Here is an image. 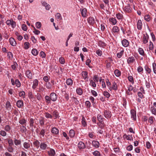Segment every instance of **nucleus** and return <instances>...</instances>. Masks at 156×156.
<instances>
[{"instance_id": "60", "label": "nucleus", "mask_w": 156, "mask_h": 156, "mask_svg": "<svg viewBox=\"0 0 156 156\" xmlns=\"http://www.w3.org/2000/svg\"><path fill=\"white\" fill-rule=\"evenodd\" d=\"M59 62L61 64H64L65 62V59L63 57H61L59 59Z\"/></svg>"}, {"instance_id": "3", "label": "nucleus", "mask_w": 156, "mask_h": 156, "mask_svg": "<svg viewBox=\"0 0 156 156\" xmlns=\"http://www.w3.org/2000/svg\"><path fill=\"white\" fill-rule=\"evenodd\" d=\"M130 112L131 118L133 121H136V111L134 109H132L130 110Z\"/></svg>"}, {"instance_id": "16", "label": "nucleus", "mask_w": 156, "mask_h": 156, "mask_svg": "<svg viewBox=\"0 0 156 156\" xmlns=\"http://www.w3.org/2000/svg\"><path fill=\"white\" fill-rule=\"evenodd\" d=\"M16 106L19 108H22L23 105V101L22 100H18L16 103Z\"/></svg>"}, {"instance_id": "9", "label": "nucleus", "mask_w": 156, "mask_h": 156, "mask_svg": "<svg viewBox=\"0 0 156 156\" xmlns=\"http://www.w3.org/2000/svg\"><path fill=\"white\" fill-rule=\"evenodd\" d=\"M51 133L54 136H56L59 133L58 129L56 127H53L51 130Z\"/></svg>"}, {"instance_id": "41", "label": "nucleus", "mask_w": 156, "mask_h": 156, "mask_svg": "<svg viewBox=\"0 0 156 156\" xmlns=\"http://www.w3.org/2000/svg\"><path fill=\"white\" fill-rule=\"evenodd\" d=\"M114 73L117 77H119L121 74V72L118 69L115 70L114 71Z\"/></svg>"}, {"instance_id": "45", "label": "nucleus", "mask_w": 156, "mask_h": 156, "mask_svg": "<svg viewBox=\"0 0 156 156\" xmlns=\"http://www.w3.org/2000/svg\"><path fill=\"white\" fill-rule=\"evenodd\" d=\"M14 142L16 146L20 145L21 144V141L20 140L16 139H14Z\"/></svg>"}, {"instance_id": "42", "label": "nucleus", "mask_w": 156, "mask_h": 156, "mask_svg": "<svg viewBox=\"0 0 156 156\" xmlns=\"http://www.w3.org/2000/svg\"><path fill=\"white\" fill-rule=\"evenodd\" d=\"M45 132V129H41L40 131V133H39V135H40V136H41L42 137H44Z\"/></svg>"}, {"instance_id": "15", "label": "nucleus", "mask_w": 156, "mask_h": 156, "mask_svg": "<svg viewBox=\"0 0 156 156\" xmlns=\"http://www.w3.org/2000/svg\"><path fill=\"white\" fill-rule=\"evenodd\" d=\"M38 84V81L37 79L34 80L33 82L32 88L33 89H35L37 87Z\"/></svg>"}, {"instance_id": "57", "label": "nucleus", "mask_w": 156, "mask_h": 156, "mask_svg": "<svg viewBox=\"0 0 156 156\" xmlns=\"http://www.w3.org/2000/svg\"><path fill=\"white\" fill-rule=\"evenodd\" d=\"M30 126V127H33L34 126V120L33 118H31L29 121Z\"/></svg>"}, {"instance_id": "13", "label": "nucleus", "mask_w": 156, "mask_h": 156, "mask_svg": "<svg viewBox=\"0 0 156 156\" xmlns=\"http://www.w3.org/2000/svg\"><path fill=\"white\" fill-rule=\"evenodd\" d=\"M47 146L48 145L45 142H41L40 144V148L41 150H45Z\"/></svg>"}, {"instance_id": "5", "label": "nucleus", "mask_w": 156, "mask_h": 156, "mask_svg": "<svg viewBox=\"0 0 156 156\" xmlns=\"http://www.w3.org/2000/svg\"><path fill=\"white\" fill-rule=\"evenodd\" d=\"M123 10L125 12L130 13L132 11V8L130 7L129 4H127L124 7Z\"/></svg>"}, {"instance_id": "54", "label": "nucleus", "mask_w": 156, "mask_h": 156, "mask_svg": "<svg viewBox=\"0 0 156 156\" xmlns=\"http://www.w3.org/2000/svg\"><path fill=\"white\" fill-rule=\"evenodd\" d=\"M95 82L93 80H90V85L94 87H96V84L95 83Z\"/></svg>"}, {"instance_id": "61", "label": "nucleus", "mask_w": 156, "mask_h": 156, "mask_svg": "<svg viewBox=\"0 0 156 156\" xmlns=\"http://www.w3.org/2000/svg\"><path fill=\"white\" fill-rule=\"evenodd\" d=\"M18 66V64L16 62H14L13 65H11V67L12 69L14 70H16L17 66Z\"/></svg>"}, {"instance_id": "40", "label": "nucleus", "mask_w": 156, "mask_h": 156, "mask_svg": "<svg viewBox=\"0 0 156 156\" xmlns=\"http://www.w3.org/2000/svg\"><path fill=\"white\" fill-rule=\"evenodd\" d=\"M138 51L140 55L142 56L144 55L145 54L144 50L142 48H139Z\"/></svg>"}, {"instance_id": "18", "label": "nucleus", "mask_w": 156, "mask_h": 156, "mask_svg": "<svg viewBox=\"0 0 156 156\" xmlns=\"http://www.w3.org/2000/svg\"><path fill=\"white\" fill-rule=\"evenodd\" d=\"M26 75L27 77L29 79L32 78V73L29 70H27L26 72Z\"/></svg>"}, {"instance_id": "39", "label": "nucleus", "mask_w": 156, "mask_h": 156, "mask_svg": "<svg viewBox=\"0 0 156 156\" xmlns=\"http://www.w3.org/2000/svg\"><path fill=\"white\" fill-rule=\"evenodd\" d=\"M66 83L68 85L71 86L73 83V80L69 78L66 80Z\"/></svg>"}, {"instance_id": "56", "label": "nucleus", "mask_w": 156, "mask_h": 156, "mask_svg": "<svg viewBox=\"0 0 156 156\" xmlns=\"http://www.w3.org/2000/svg\"><path fill=\"white\" fill-rule=\"evenodd\" d=\"M128 79L129 81L131 82L133 84L134 83V81L132 76H129L128 77Z\"/></svg>"}, {"instance_id": "64", "label": "nucleus", "mask_w": 156, "mask_h": 156, "mask_svg": "<svg viewBox=\"0 0 156 156\" xmlns=\"http://www.w3.org/2000/svg\"><path fill=\"white\" fill-rule=\"evenodd\" d=\"M96 53L99 56H101L102 54V51L99 49L96 51Z\"/></svg>"}, {"instance_id": "37", "label": "nucleus", "mask_w": 156, "mask_h": 156, "mask_svg": "<svg viewBox=\"0 0 156 156\" xmlns=\"http://www.w3.org/2000/svg\"><path fill=\"white\" fill-rule=\"evenodd\" d=\"M32 54L34 56H37L38 54V51L37 49L34 48L31 51Z\"/></svg>"}, {"instance_id": "27", "label": "nucleus", "mask_w": 156, "mask_h": 156, "mask_svg": "<svg viewBox=\"0 0 156 156\" xmlns=\"http://www.w3.org/2000/svg\"><path fill=\"white\" fill-rule=\"evenodd\" d=\"M5 108L6 109L9 111L11 109V105L9 101H7L5 104Z\"/></svg>"}, {"instance_id": "1", "label": "nucleus", "mask_w": 156, "mask_h": 156, "mask_svg": "<svg viewBox=\"0 0 156 156\" xmlns=\"http://www.w3.org/2000/svg\"><path fill=\"white\" fill-rule=\"evenodd\" d=\"M6 23L7 25H11L13 28H15L16 27V23L12 19L7 20Z\"/></svg>"}, {"instance_id": "35", "label": "nucleus", "mask_w": 156, "mask_h": 156, "mask_svg": "<svg viewBox=\"0 0 156 156\" xmlns=\"http://www.w3.org/2000/svg\"><path fill=\"white\" fill-rule=\"evenodd\" d=\"M75 132L73 129H71L69 132V135L71 138L75 136Z\"/></svg>"}, {"instance_id": "44", "label": "nucleus", "mask_w": 156, "mask_h": 156, "mask_svg": "<svg viewBox=\"0 0 156 156\" xmlns=\"http://www.w3.org/2000/svg\"><path fill=\"white\" fill-rule=\"evenodd\" d=\"M76 92L79 95H81L83 94L82 89L81 88L79 87L76 89Z\"/></svg>"}, {"instance_id": "48", "label": "nucleus", "mask_w": 156, "mask_h": 156, "mask_svg": "<svg viewBox=\"0 0 156 156\" xmlns=\"http://www.w3.org/2000/svg\"><path fill=\"white\" fill-rule=\"evenodd\" d=\"M27 121L25 119H24L23 118L19 120V123L21 124V125H25Z\"/></svg>"}, {"instance_id": "52", "label": "nucleus", "mask_w": 156, "mask_h": 156, "mask_svg": "<svg viewBox=\"0 0 156 156\" xmlns=\"http://www.w3.org/2000/svg\"><path fill=\"white\" fill-rule=\"evenodd\" d=\"M124 52V50H122L121 51L119 52L117 54V57L119 58H121Z\"/></svg>"}, {"instance_id": "62", "label": "nucleus", "mask_w": 156, "mask_h": 156, "mask_svg": "<svg viewBox=\"0 0 156 156\" xmlns=\"http://www.w3.org/2000/svg\"><path fill=\"white\" fill-rule=\"evenodd\" d=\"M8 143L9 146H12L14 145L12 139H10L8 140Z\"/></svg>"}, {"instance_id": "43", "label": "nucleus", "mask_w": 156, "mask_h": 156, "mask_svg": "<svg viewBox=\"0 0 156 156\" xmlns=\"http://www.w3.org/2000/svg\"><path fill=\"white\" fill-rule=\"evenodd\" d=\"M154 44L153 43L150 41L149 45V49L150 51H153L154 50Z\"/></svg>"}, {"instance_id": "47", "label": "nucleus", "mask_w": 156, "mask_h": 156, "mask_svg": "<svg viewBox=\"0 0 156 156\" xmlns=\"http://www.w3.org/2000/svg\"><path fill=\"white\" fill-rule=\"evenodd\" d=\"M39 123L41 126H43L44 125V118L43 117L40 118L39 119Z\"/></svg>"}, {"instance_id": "8", "label": "nucleus", "mask_w": 156, "mask_h": 156, "mask_svg": "<svg viewBox=\"0 0 156 156\" xmlns=\"http://www.w3.org/2000/svg\"><path fill=\"white\" fill-rule=\"evenodd\" d=\"M50 96L51 101H55L57 100V96L55 93L53 92L51 93L50 95Z\"/></svg>"}, {"instance_id": "49", "label": "nucleus", "mask_w": 156, "mask_h": 156, "mask_svg": "<svg viewBox=\"0 0 156 156\" xmlns=\"http://www.w3.org/2000/svg\"><path fill=\"white\" fill-rule=\"evenodd\" d=\"M20 130L22 133H25L27 131V129L25 126H20Z\"/></svg>"}, {"instance_id": "31", "label": "nucleus", "mask_w": 156, "mask_h": 156, "mask_svg": "<svg viewBox=\"0 0 156 156\" xmlns=\"http://www.w3.org/2000/svg\"><path fill=\"white\" fill-rule=\"evenodd\" d=\"M48 155L50 156H54L55 154V152L54 149H51L50 151L48 152Z\"/></svg>"}, {"instance_id": "12", "label": "nucleus", "mask_w": 156, "mask_h": 156, "mask_svg": "<svg viewBox=\"0 0 156 156\" xmlns=\"http://www.w3.org/2000/svg\"><path fill=\"white\" fill-rule=\"evenodd\" d=\"M53 117H54V119H59L60 116L59 115V113L58 111L56 110H54L52 112Z\"/></svg>"}, {"instance_id": "38", "label": "nucleus", "mask_w": 156, "mask_h": 156, "mask_svg": "<svg viewBox=\"0 0 156 156\" xmlns=\"http://www.w3.org/2000/svg\"><path fill=\"white\" fill-rule=\"evenodd\" d=\"M33 144L34 146L37 148L40 146L39 144L40 143L39 141L37 140H36L35 141L33 142Z\"/></svg>"}, {"instance_id": "10", "label": "nucleus", "mask_w": 156, "mask_h": 156, "mask_svg": "<svg viewBox=\"0 0 156 156\" xmlns=\"http://www.w3.org/2000/svg\"><path fill=\"white\" fill-rule=\"evenodd\" d=\"M119 31L120 29L118 26H115L113 27L112 30V32L113 33L118 34Z\"/></svg>"}, {"instance_id": "33", "label": "nucleus", "mask_w": 156, "mask_h": 156, "mask_svg": "<svg viewBox=\"0 0 156 156\" xmlns=\"http://www.w3.org/2000/svg\"><path fill=\"white\" fill-rule=\"evenodd\" d=\"M150 109L152 114L156 115V108L154 106H151Z\"/></svg>"}, {"instance_id": "59", "label": "nucleus", "mask_w": 156, "mask_h": 156, "mask_svg": "<svg viewBox=\"0 0 156 156\" xmlns=\"http://www.w3.org/2000/svg\"><path fill=\"white\" fill-rule=\"evenodd\" d=\"M50 78V77L49 76H46L43 77V80L45 82H48L49 79Z\"/></svg>"}, {"instance_id": "53", "label": "nucleus", "mask_w": 156, "mask_h": 156, "mask_svg": "<svg viewBox=\"0 0 156 156\" xmlns=\"http://www.w3.org/2000/svg\"><path fill=\"white\" fill-rule=\"evenodd\" d=\"M15 84L17 87H19L21 86V83L18 79H16L15 81Z\"/></svg>"}, {"instance_id": "50", "label": "nucleus", "mask_w": 156, "mask_h": 156, "mask_svg": "<svg viewBox=\"0 0 156 156\" xmlns=\"http://www.w3.org/2000/svg\"><path fill=\"white\" fill-rule=\"evenodd\" d=\"M144 19L145 21L149 22L151 20L150 16L148 14H147L144 16Z\"/></svg>"}, {"instance_id": "24", "label": "nucleus", "mask_w": 156, "mask_h": 156, "mask_svg": "<svg viewBox=\"0 0 156 156\" xmlns=\"http://www.w3.org/2000/svg\"><path fill=\"white\" fill-rule=\"evenodd\" d=\"M123 137L124 139H126L127 140H131L133 139L132 135H127L126 134H124Z\"/></svg>"}, {"instance_id": "19", "label": "nucleus", "mask_w": 156, "mask_h": 156, "mask_svg": "<svg viewBox=\"0 0 156 156\" xmlns=\"http://www.w3.org/2000/svg\"><path fill=\"white\" fill-rule=\"evenodd\" d=\"M78 147L80 149H83L85 147V145L83 142L80 141L78 144Z\"/></svg>"}, {"instance_id": "58", "label": "nucleus", "mask_w": 156, "mask_h": 156, "mask_svg": "<svg viewBox=\"0 0 156 156\" xmlns=\"http://www.w3.org/2000/svg\"><path fill=\"white\" fill-rule=\"evenodd\" d=\"M97 124L99 127L101 129H103L105 127V125L103 122H100Z\"/></svg>"}, {"instance_id": "23", "label": "nucleus", "mask_w": 156, "mask_h": 156, "mask_svg": "<svg viewBox=\"0 0 156 156\" xmlns=\"http://www.w3.org/2000/svg\"><path fill=\"white\" fill-rule=\"evenodd\" d=\"M88 23L90 25H92L95 23V20L93 17H90L87 20Z\"/></svg>"}, {"instance_id": "25", "label": "nucleus", "mask_w": 156, "mask_h": 156, "mask_svg": "<svg viewBox=\"0 0 156 156\" xmlns=\"http://www.w3.org/2000/svg\"><path fill=\"white\" fill-rule=\"evenodd\" d=\"M44 98L45 99V101L47 103L49 104L51 103V100L50 99V96L46 95L45 96Z\"/></svg>"}, {"instance_id": "63", "label": "nucleus", "mask_w": 156, "mask_h": 156, "mask_svg": "<svg viewBox=\"0 0 156 156\" xmlns=\"http://www.w3.org/2000/svg\"><path fill=\"white\" fill-rule=\"evenodd\" d=\"M93 154L95 156H100L101 154L99 151H95L93 152Z\"/></svg>"}, {"instance_id": "6", "label": "nucleus", "mask_w": 156, "mask_h": 156, "mask_svg": "<svg viewBox=\"0 0 156 156\" xmlns=\"http://www.w3.org/2000/svg\"><path fill=\"white\" fill-rule=\"evenodd\" d=\"M80 11L81 12L82 16L84 18H86L87 15V10L86 8H82L80 9Z\"/></svg>"}, {"instance_id": "29", "label": "nucleus", "mask_w": 156, "mask_h": 156, "mask_svg": "<svg viewBox=\"0 0 156 156\" xmlns=\"http://www.w3.org/2000/svg\"><path fill=\"white\" fill-rule=\"evenodd\" d=\"M98 120L100 122H103L104 118L101 115L98 114L97 116Z\"/></svg>"}, {"instance_id": "46", "label": "nucleus", "mask_w": 156, "mask_h": 156, "mask_svg": "<svg viewBox=\"0 0 156 156\" xmlns=\"http://www.w3.org/2000/svg\"><path fill=\"white\" fill-rule=\"evenodd\" d=\"M45 116L47 119H51L53 117V116L51 115L47 112L45 113Z\"/></svg>"}, {"instance_id": "30", "label": "nucleus", "mask_w": 156, "mask_h": 156, "mask_svg": "<svg viewBox=\"0 0 156 156\" xmlns=\"http://www.w3.org/2000/svg\"><path fill=\"white\" fill-rule=\"evenodd\" d=\"M116 16L118 20H122L123 18L122 14L120 13H118L116 14Z\"/></svg>"}, {"instance_id": "34", "label": "nucleus", "mask_w": 156, "mask_h": 156, "mask_svg": "<svg viewBox=\"0 0 156 156\" xmlns=\"http://www.w3.org/2000/svg\"><path fill=\"white\" fill-rule=\"evenodd\" d=\"M98 44L99 46L103 48H104L106 45L105 43L101 41H99Z\"/></svg>"}, {"instance_id": "20", "label": "nucleus", "mask_w": 156, "mask_h": 156, "mask_svg": "<svg viewBox=\"0 0 156 156\" xmlns=\"http://www.w3.org/2000/svg\"><path fill=\"white\" fill-rule=\"evenodd\" d=\"M82 75L85 80L88 81V73L87 71H83L81 73Z\"/></svg>"}, {"instance_id": "28", "label": "nucleus", "mask_w": 156, "mask_h": 156, "mask_svg": "<svg viewBox=\"0 0 156 156\" xmlns=\"http://www.w3.org/2000/svg\"><path fill=\"white\" fill-rule=\"evenodd\" d=\"M30 143L28 142H25L23 144L24 147L27 150H28L30 147Z\"/></svg>"}, {"instance_id": "11", "label": "nucleus", "mask_w": 156, "mask_h": 156, "mask_svg": "<svg viewBox=\"0 0 156 156\" xmlns=\"http://www.w3.org/2000/svg\"><path fill=\"white\" fill-rule=\"evenodd\" d=\"M122 46L125 47H127L129 45V42L128 40L124 39L121 41Z\"/></svg>"}, {"instance_id": "21", "label": "nucleus", "mask_w": 156, "mask_h": 156, "mask_svg": "<svg viewBox=\"0 0 156 156\" xmlns=\"http://www.w3.org/2000/svg\"><path fill=\"white\" fill-rule=\"evenodd\" d=\"M109 21L113 25H115L117 23L116 19L113 17L109 18Z\"/></svg>"}, {"instance_id": "55", "label": "nucleus", "mask_w": 156, "mask_h": 156, "mask_svg": "<svg viewBox=\"0 0 156 156\" xmlns=\"http://www.w3.org/2000/svg\"><path fill=\"white\" fill-rule=\"evenodd\" d=\"M152 67L154 73L156 74V64L155 62L152 63Z\"/></svg>"}, {"instance_id": "7", "label": "nucleus", "mask_w": 156, "mask_h": 156, "mask_svg": "<svg viewBox=\"0 0 156 156\" xmlns=\"http://www.w3.org/2000/svg\"><path fill=\"white\" fill-rule=\"evenodd\" d=\"M118 86L117 83L115 82L114 81L112 83V86L109 87V89L110 91L113 90H118Z\"/></svg>"}, {"instance_id": "36", "label": "nucleus", "mask_w": 156, "mask_h": 156, "mask_svg": "<svg viewBox=\"0 0 156 156\" xmlns=\"http://www.w3.org/2000/svg\"><path fill=\"white\" fill-rule=\"evenodd\" d=\"M145 70V71L148 74H150L151 72V69L149 68V66H145L144 67Z\"/></svg>"}, {"instance_id": "2", "label": "nucleus", "mask_w": 156, "mask_h": 156, "mask_svg": "<svg viewBox=\"0 0 156 156\" xmlns=\"http://www.w3.org/2000/svg\"><path fill=\"white\" fill-rule=\"evenodd\" d=\"M104 116L107 119L110 118L112 115L111 112L108 110H105L103 113Z\"/></svg>"}, {"instance_id": "32", "label": "nucleus", "mask_w": 156, "mask_h": 156, "mask_svg": "<svg viewBox=\"0 0 156 156\" xmlns=\"http://www.w3.org/2000/svg\"><path fill=\"white\" fill-rule=\"evenodd\" d=\"M82 126L84 127H86L87 126V123L86 120L85 118L83 116L82 117Z\"/></svg>"}, {"instance_id": "51", "label": "nucleus", "mask_w": 156, "mask_h": 156, "mask_svg": "<svg viewBox=\"0 0 156 156\" xmlns=\"http://www.w3.org/2000/svg\"><path fill=\"white\" fill-rule=\"evenodd\" d=\"M19 96L23 98H25V93L24 91H22L19 93Z\"/></svg>"}, {"instance_id": "26", "label": "nucleus", "mask_w": 156, "mask_h": 156, "mask_svg": "<svg viewBox=\"0 0 156 156\" xmlns=\"http://www.w3.org/2000/svg\"><path fill=\"white\" fill-rule=\"evenodd\" d=\"M93 146L95 148H98L99 146V142L97 141L94 140L92 142Z\"/></svg>"}, {"instance_id": "17", "label": "nucleus", "mask_w": 156, "mask_h": 156, "mask_svg": "<svg viewBox=\"0 0 156 156\" xmlns=\"http://www.w3.org/2000/svg\"><path fill=\"white\" fill-rule=\"evenodd\" d=\"M9 41L10 44L12 46H15L16 45V43L14 40V39L12 37H10L9 39Z\"/></svg>"}, {"instance_id": "4", "label": "nucleus", "mask_w": 156, "mask_h": 156, "mask_svg": "<svg viewBox=\"0 0 156 156\" xmlns=\"http://www.w3.org/2000/svg\"><path fill=\"white\" fill-rule=\"evenodd\" d=\"M149 39V35L147 33L143 35V37L142 38V41L144 44H146L148 42Z\"/></svg>"}, {"instance_id": "22", "label": "nucleus", "mask_w": 156, "mask_h": 156, "mask_svg": "<svg viewBox=\"0 0 156 156\" xmlns=\"http://www.w3.org/2000/svg\"><path fill=\"white\" fill-rule=\"evenodd\" d=\"M135 61V59L133 56L129 57L127 60V62L128 64L133 63Z\"/></svg>"}, {"instance_id": "14", "label": "nucleus", "mask_w": 156, "mask_h": 156, "mask_svg": "<svg viewBox=\"0 0 156 156\" xmlns=\"http://www.w3.org/2000/svg\"><path fill=\"white\" fill-rule=\"evenodd\" d=\"M142 23L141 20H138L137 23V27L138 29L140 30H141L142 28Z\"/></svg>"}]
</instances>
